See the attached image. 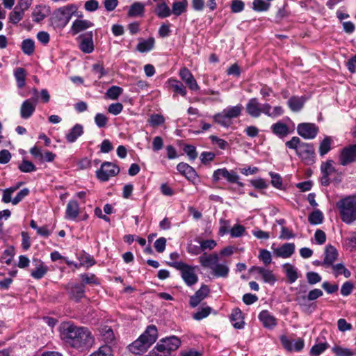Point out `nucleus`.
I'll list each match as a JSON object with an SVG mask.
<instances>
[{"mask_svg": "<svg viewBox=\"0 0 356 356\" xmlns=\"http://www.w3.org/2000/svg\"><path fill=\"white\" fill-rule=\"evenodd\" d=\"M59 332L61 340L77 350L84 351L94 345L95 338L86 327L77 326L70 321L63 322L60 325Z\"/></svg>", "mask_w": 356, "mask_h": 356, "instance_id": "obj_1", "label": "nucleus"}, {"mask_svg": "<svg viewBox=\"0 0 356 356\" xmlns=\"http://www.w3.org/2000/svg\"><path fill=\"white\" fill-rule=\"evenodd\" d=\"M157 337L156 327L154 325H148L144 332L136 340L130 343L127 348L133 354H143L156 341Z\"/></svg>", "mask_w": 356, "mask_h": 356, "instance_id": "obj_2", "label": "nucleus"}, {"mask_svg": "<svg viewBox=\"0 0 356 356\" xmlns=\"http://www.w3.org/2000/svg\"><path fill=\"white\" fill-rule=\"evenodd\" d=\"M200 265L204 268H209L216 277L226 278L229 273L227 262H219V255L216 253H204L198 258Z\"/></svg>", "mask_w": 356, "mask_h": 356, "instance_id": "obj_3", "label": "nucleus"}, {"mask_svg": "<svg viewBox=\"0 0 356 356\" xmlns=\"http://www.w3.org/2000/svg\"><path fill=\"white\" fill-rule=\"evenodd\" d=\"M285 145L289 149H294L297 156L305 162L314 161L315 150L312 144L302 142L298 137L293 136L286 142Z\"/></svg>", "mask_w": 356, "mask_h": 356, "instance_id": "obj_4", "label": "nucleus"}, {"mask_svg": "<svg viewBox=\"0 0 356 356\" xmlns=\"http://www.w3.org/2000/svg\"><path fill=\"white\" fill-rule=\"evenodd\" d=\"M341 220L346 224H352L356 220V195H350L340 200L337 203Z\"/></svg>", "mask_w": 356, "mask_h": 356, "instance_id": "obj_5", "label": "nucleus"}, {"mask_svg": "<svg viewBox=\"0 0 356 356\" xmlns=\"http://www.w3.org/2000/svg\"><path fill=\"white\" fill-rule=\"evenodd\" d=\"M78 7L75 4H68L58 8L51 18V23L55 29H62L67 26Z\"/></svg>", "mask_w": 356, "mask_h": 356, "instance_id": "obj_6", "label": "nucleus"}, {"mask_svg": "<svg viewBox=\"0 0 356 356\" xmlns=\"http://www.w3.org/2000/svg\"><path fill=\"white\" fill-rule=\"evenodd\" d=\"M168 265L180 271V275L188 286H192L198 282L195 266H190L183 261H174L168 263Z\"/></svg>", "mask_w": 356, "mask_h": 356, "instance_id": "obj_7", "label": "nucleus"}, {"mask_svg": "<svg viewBox=\"0 0 356 356\" xmlns=\"http://www.w3.org/2000/svg\"><path fill=\"white\" fill-rule=\"evenodd\" d=\"M242 109L243 106L241 104L228 106L213 116L214 121L224 127H229L232 124V120L238 118L241 115Z\"/></svg>", "mask_w": 356, "mask_h": 356, "instance_id": "obj_8", "label": "nucleus"}, {"mask_svg": "<svg viewBox=\"0 0 356 356\" xmlns=\"http://www.w3.org/2000/svg\"><path fill=\"white\" fill-rule=\"evenodd\" d=\"M180 340L175 337L162 339L154 347V350L157 356H168L171 352L176 350L180 346Z\"/></svg>", "mask_w": 356, "mask_h": 356, "instance_id": "obj_9", "label": "nucleus"}, {"mask_svg": "<svg viewBox=\"0 0 356 356\" xmlns=\"http://www.w3.org/2000/svg\"><path fill=\"white\" fill-rule=\"evenodd\" d=\"M120 172V168L116 164L105 161L101 168L96 171L97 177L102 181H107L111 177H115Z\"/></svg>", "mask_w": 356, "mask_h": 356, "instance_id": "obj_10", "label": "nucleus"}, {"mask_svg": "<svg viewBox=\"0 0 356 356\" xmlns=\"http://www.w3.org/2000/svg\"><path fill=\"white\" fill-rule=\"evenodd\" d=\"M225 179L229 183H235L240 187H243V183L239 181V176L233 170L229 171L227 168H219L213 173L212 179L214 182H218L221 179Z\"/></svg>", "mask_w": 356, "mask_h": 356, "instance_id": "obj_11", "label": "nucleus"}, {"mask_svg": "<svg viewBox=\"0 0 356 356\" xmlns=\"http://www.w3.org/2000/svg\"><path fill=\"white\" fill-rule=\"evenodd\" d=\"M318 131V127L313 123L303 122L299 124L297 127L298 135L307 140L315 138Z\"/></svg>", "mask_w": 356, "mask_h": 356, "instance_id": "obj_12", "label": "nucleus"}, {"mask_svg": "<svg viewBox=\"0 0 356 356\" xmlns=\"http://www.w3.org/2000/svg\"><path fill=\"white\" fill-rule=\"evenodd\" d=\"M339 163L346 166L356 161V144L350 145L343 148L339 156Z\"/></svg>", "mask_w": 356, "mask_h": 356, "instance_id": "obj_13", "label": "nucleus"}, {"mask_svg": "<svg viewBox=\"0 0 356 356\" xmlns=\"http://www.w3.org/2000/svg\"><path fill=\"white\" fill-rule=\"evenodd\" d=\"M79 47L85 54H90L94 51L92 31L86 32L79 36Z\"/></svg>", "mask_w": 356, "mask_h": 356, "instance_id": "obj_14", "label": "nucleus"}, {"mask_svg": "<svg viewBox=\"0 0 356 356\" xmlns=\"http://www.w3.org/2000/svg\"><path fill=\"white\" fill-rule=\"evenodd\" d=\"M65 289L70 298L76 302L80 301L84 297L85 289L83 284L68 283L65 286Z\"/></svg>", "mask_w": 356, "mask_h": 356, "instance_id": "obj_15", "label": "nucleus"}, {"mask_svg": "<svg viewBox=\"0 0 356 356\" xmlns=\"http://www.w3.org/2000/svg\"><path fill=\"white\" fill-rule=\"evenodd\" d=\"M38 102V97L25 100L21 105L20 116L23 119L29 118L34 113Z\"/></svg>", "mask_w": 356, "mask_h": 356, "instance_id": "obj_16", "label": "nucleus"}, {"mask_svg": "<svg viewBox=\"0 0 356 356\" xmlns=\"http://www.w3.org/2000/svg\"><path fill=\"white\" fill-rule=\"evenodd\" d=\"M179 75L181 80L191 90H198L200 87L191 71L186 67H182L179 70Z\"/></svg>", "mask_w": 356, "mask_h": 356, "instance_id": "obj_17", "label": "nucleus"}, {"mask_svg": "<svg viewBox=\"0 0 356 356\" xmlns=\"http://www.w3.org/2000/svg\"><path fill=\"white\" fill-rule=\"evenodd\" d=\"M34 268L31 271V276L35 280L42 279L47 273L48 267L39 259H33Z\"/></svg>", "mask_w": 356, "mask_h": 356, "instance_id": "obj_18", "label": "nucleus"}, {"mask_svg": "<svg viewBox=\"0 0 356 356\" xmlns=\"http://www.w3.org/2000/svg\"><path fill=\"white\" fill-rule=\"evenodd\" d=\"M282 346L288 351L299 352L302 350L305 346L304 340L299 338L296 341L290 340L285 336H282L280 339Z\"/></svg>", "mask_w": 356, "mask_h": 356, "instance_id": "obj_19", "label": "nucleus"}, {"mask_svg": "<svg viewBox=\"0 0 356 356\" xmlns=\"http://www.w3.org/2000/svg\"><path fill=\"white\" fill-rule=\"evenodd\" d=\"M51 13V8L47 5L36 6L32 12L31 17L33 21L37 23L42 22Z\"/></svg>", "mask_w": 356, "mask_h": 356, "instance_id": "obj_20", "label": "nucleus"}, {"mask_svg": "<svg viewBox=\"0 0 356 356\" xmlns=\"http://www.w3.org/2000/svg\"><path fill=\"white\" fill-rule=\"evenodd\" d=\"M210 293V289L207 285L203 284L195 293L193 296L190 298L189 304L191 307H197L202 300H203Z\"/></svg>", "mask_w": 356, "mask_h": 356, "instance_id": "obj_21", "label": "nucleus"}, {"mask_svg": "<svg viewBox=\"0 0 356 356\" xmlns=\"http://www.w3.org/2000/svg\"><path fill=\"white\" fill-rule=\"evenodd\" d=\"M177 170L188 180L194 182L198 177L195 169L186 163L181 162L177 165Z\"/></svg>", "mask_w": 356, "mask_h": 356, "instance_id": "obj_22", "label": "nucleus"}, {"mask_svg": "<svg viewBox=\"0 0 356 356\" xmlns=\"http://www.w3.org/2000/svg\"><path fill=\"white\" fill-rule=\"evenodd\" d=\"M94 26V24L87 19H77L72 22L70 28V32L73 35H75L80 32L87 30Z\"/></svg>", "mask_w": 356, "mask_h": 356, "instance_id": "obj_23", "label": "nucleus"}, {"mask_svg": "<svg viewBox=\"0 0 356 356\" xmlns=\"http://www.w3.org/2000/svg\"><path fill=\"white\" fill-rule=\"evenodd\" d=\"M245 109L247 113L252 118H258L261 116V104L255 97L248 100Z\"/></svg>", "mask_w": 356, "mask_h": 356, "instance_id": "obj_24", "label": "nucleus"}, {"mask_svg": "<svg viewBox=\"0 0 356 356\" xmlns=\"http://www.w3.org/2000/svg\"><path fill=\"white\" fill-rule=\"evenodd\" d=\"M251 270L259 274L266 283L273 284L276 282V278L273 272L268 268L261 266H253Z\"/></svg>", "mask_w": 356, "mask_h": 356, "instance_id": "obj_25", "label": "nucleus"}, {"mask_svg": "<svg viewBox=\"0 0 356 356\" xmlns=\"http://www.w3.org/2000/svg\"><path fill=\"white\" fill-rule=\"evenodd\" d=\"M296 301L298 302L300 309L305 314H312L316 309L315 302H310L311 300L306 296L297 297Z\"/></svg>", "mask_w": 356, "mask_h": 356, "instance_id": "obj_26", "label": "nucleus"}, {"mask_svg": "<svg viewBox=\"0 0 356 356\" xmlns=\"http://www.w3.org/2000/svg\"><path fill=\"white\" fill-rule=\"evenodd\" d=\"M272 248L276 257L286 259L290 257L294 253L295 245L293 243H284L280 248Z\"/></svg>", "mask_w": 356, "mask_h": 356, "instance_id": "obj_27", "label": "nucleus"}, {"mask_svg": "<svg viewBox=\"0 0 356 356\" xmlns=\"http://www.w3.org/2000/svg\"><path fill=\"white\" fill-rule=\"evenodd\" d=\"M258 318L266 328L273 329L277 325V319L267 310H262Z\"/></svg>", "mask_w": 356, "mask_h": 356, "instance_id": "obj_28", "label": "nucleus"}, {"mask_svg": "<svg viewBox=\"0 0 356 356\" xmlns=\"http://www.w3.org/2000/svg\"><path fill=\"white\" fill-rule=\"evenodd\" d=\"M271 131L280 138H284L290 133L289 127L282 121L274 123L270 127Z\"/></svg>", "mask_w": 356, "mask_h": 356, "instance_id": "obj_29", "label": "nucleus"}, {"mask_svg": "<svg viewBox=\"0 0 356 356\" xmlns=\"http://www.w3.org/2000/svg\"><path fill=\"white\" fill-rule=\"evenodd\" d=\"M84 133L83 126L81 124H74L65 135L66 140L70 143H73L81 136Z\"/></svg>", "mask_w": 356, "mask_h": 356, "instance_id": "obj_30", "label": "nucleus"}, {"mask_svg": "<svg viewBox=\"0 0 356 356\" xmlns=\"http://www.w3.org/2000/svg\"><path fill=\"white\" fill-rule=\"evenodd\" d=\"M334 161L332 160H327L323 163L321 166V170L322 173H325L327 175L332 176L337 175L339 177L334 178L337 182H339L341 180L342 173L339 172L338 170L333 165Z\"/></svg>", "mask_w": 356, "mask_h": 356, "instance_id": "obj_31", "label": "nucleus"}, {"mask_svg": "<svg viewBox=\"0 0 356 356\" xmlns=\"http://www.w3.org/2000/svg\"><path fill=\"white\" fill-rule=\"evenodd\" d=\"M79 213V205L76 200H71L67 204L65 218L74 220Z\"/></svg>", "mask_w": 356, "mask_h": 356, "instance_id": "obj_32", "label": "nucleus"}, {"mask_svg": "<svg viewBox=\"0 0 356 356\" xmlns=\"http://www.w3.org/2000/svg\"><path fill=\"white\" fill-rule=\"evenodd\" d=\"M338 252L337 249L332 245H327L325 251V258L323 260V265L332 266L334 261L337 259Z\"/></svg>", "mask_w": 356, "mask_h": 356, "instance_id": "obj_33", "label": "nucleus"}, {"mask_svg": "<svg viewBox=\"0 0 356 356\" xmlns=\"http://www.w3.org/2000/svg\"><path fill=\"white\" fill-rule=\"evenodd\" d=\"M168 84L175 93L179 94L183 97L186 95L187 91L186 87L177 79L170 78L168 80Z\"/></svg>", "mask_w": 356, "mask_h": 356, "instance_id": "obj_34", "label": "nucleus"}, {"mask_svg": "<svg viewBox=\"0 0 356 356\" xmlns=\"http://www.w3.org/2000/svg\"><path fill=\"white\" fill-rule=\"evenodd\" d=\"M243 319L241 311L238 308L233 309L230 316V320L235 328L241 329L243 327L244 322Z\"/></svg>", "mask_w": 356, "mask_h": 356, "instance_id": "obj_35", "label": "nucleus"}, {"mask_svg": "<svg viewBox=\"0 0 356 356\" xmlns=\"http://www.w3.org/2000/svg\"><path fill=\"white\" fill-rule=\"evenodd\" d=\"M305 103L303 97H291L288 101V106L292 111L298 112L301 110Z\"/></svg>", "mask_w": 356, "mask_h": 356, "instance_id": "obj_36", "label": "nucleus"}, {"mask_svg": "<svg viewBox=\"0 0 356 356\" xmlns=\"http://www.w3.org/2000/svg\"><path fill=\"white\" fill-rule=\"evenodd\" d=\"M187 6V0H181L179 1H175L172 3L171 14H173L175 16H179L182 13L186 12Z\"/></svg>", "mask_w": 356, "mask_h": 356, "instance_id": "obj_37", "label": "nucleus"}, {"mask_svg": "<svg viewBox=\"0 0 356 356\" xmlns=\"http://www.w3.org/2000/svg\"><path fill=\"white\" fill-rule=\"evenodd\" d=\"M155 40L154 38H149L147 40L140 41L136 46V49L141 53L151 51L154 46Z\"/></svg>", "mask_w": 356, "mask_h": 356, "instance_id": "obj_38", "label": "nucleus"}, {"mask_svg": "<svg viewBox=\"0 0 356 356\" xmlns=\"http://www.w3.org/2000/svg\"><path fill=\"white\" fill-rule=\"evenodd\" d=\"M145 12V5L140 2H135L131 5L128 15L129 17L143 16Z\"/></svg>", "mask_w": 356, "mask_h": 356, "instance_id": "obj_39", "label": "nucleus"}, {"mask_svg": "<svg viewBox=\"0 0 356 356\" xmlns=\"http://www.w3.org/2000/svg\"><path fill=\"white\" fill-rule=\"evenodd\" d=\"M332 138L331 136H325L319 144V154L321 156H325L331 150V145L332 144Z\"/></svg>", "mask_w": 356, "mask_h": 356, "instance_id": "obj_40", "label": "nucleus"}, {"mask_svg": "<svg viewBox=\"0 0 356 356\" xmlns=\"http://www.w3.org/2000/svg\"><path fill=\"white\" fill-rule=\"evenodd\" d=\"M99 332L102 337V340L106 343H111L114 341V333L110 327L106 325L102 327L99 330Z\"/></svg>", "mask_w": 356, "mask_h": 356, "instance_id": "obj_41", "label": "nucleus"}, {"mask_svg": "<svg viewBox=\"0 0 356 356\" xmlns=\"http://www.w3.org/2000/svg\"><path fill=\"white\" fill-rule=\"evenodd\" d=\"M155 13L159 18H166L171 15L170 7L164 2L157 4Z\"/></svg>", "mask_w": 356, "mask_h": 356, "instance_id": "obj_42", "label": "nucleus"}, {"mask_svg": "<svg viewBox=\"0 0 356 356\" xmlns=\"http://www.w3.org/2000/svg\"><path fill=\"white\" fill-rule=\"evenodd\" d=\"M26 71L22 67H17L14 72V76L18 88H22L26 84Z\"/></svg>", "mask_w": 356, "mask_h": 356, "instance_id": "obj_43", "label": "nucleus"}, {"mask_svg": "<svg viewBox=\"0 0 356 356\" xmlns=\"http://www.w3.org/2000/svg\"><path fill=\"white\" fill-rule=\"evenodd\" d=\"M284 268L286 275L289 280V282L292 284L295 282L298 279V273L296 268L289 264H285L283 266Z\"/></svg>", "mask_w": 356, "mask_h": 356, "instance_id": "obj_44", "label": "nucleus"}, {"mask_svg": "<svg viewBox=\"0 0 356 356\" xmlns=\"http://www.w3.org/2000/svg\"><path fill=\"white\" fill-rule=\"evenodd\" d=\"M22 185V182L18 183L15 186H11L3 191L2 202L4 203L12 202V195Z\"/></svg>", "mask_w": 356, "mask_h": 356, "instance_id": "obj_45", "label": "nucleus"}, {"mask_svg": "<svg viewBox=\"0 0 356 356\" xmlns=\"http://www.w3.org/2000/svg\"><path fill=\"white\" fill-rule=\"evenodd\" d=\"M21 48L24 54L31 56L35 51V42L32 39H25L22 42Z\"/></svg>", "mask_w": 356, "mask_h": 356, "instance_id": "obj_46", "label": "nucleus"}, {"mask_svg": "<svg viewBox=\"0 0 356 356\" xmlns=\"http://www.w3.org/2000/svg\"><path fill=\"white\" fill-rule=\"evenodd\" d=\"M80 277L81 278L82 284L83 286L84 284H100L99 279L92 273H83L80 275Z\"/></svg>", "mask_w": 356, "mask_h": 356, "instance_id": "obj_47", "label": "nucleus"}, {"mask_svg": "<svg viewBox=\"0 0 356 356\" xmlns=\"http://www.w3.org/2000/svg\"><path fill=\"white\" fill-rule=\"evenodd\" d=\"M308 220L311 225L321 224L323 221V214L320 210L316 209L309 215Z\"/></svg>", "mask_w": 356, "mask_h": 356, "instance_id": "obj_48", "label": "nucleus"}, {"mask_svg": "<svg viewBox=\"0 0 356 356\" xmlns=\"http://www.w3.org/2000/svg\"><path fill=\"white\" fill-rule=\"evenodd\" d=\"M332 268L336 277L340 275H343L346 278H348L351 275L350 270H348L343 264H333L332 265Z\"/></svg>", "mask_w": 356, "mask_h": 356, "instance_id": "obj_49", "label": "nucleus"}, {"mask_svg": "<svg viewBox=\"0 0 356 356\" xmlns=\"http://www.w3.org/2000/svg\"><path fill=\"white\" fill-rule=\"evenodd\" d=\"M88 356H114L112 348L108 345L100 346L97 350Z\"/></svg>", "mask_w": 356, "mask_h": 356, "instance_id": "obj_50", "label": "nucleus"}, {"mask_svg": "<svg viewBox=\"0 0 356 356\" xmlns=\"http://www.w3.org/2000/svg\"><path fill=\"white\" fill-rule=\"evenodd\" d=\"M19 170L22 172L29 173L35 172L37 170L35 165L30 161L23 159L22 163L18 165Z\"/></svg>", "mask_w": 356, "mask_h": 356, "instance_id": "obj_51", "label": "nucleus"}, {"mask_svg": "<svg viewBox=\"0 0 356 356\" xmlns=\"http://www.w3.org/2000/svg\"><path fill=\"white\" fill-rule=\"evenodd\" d=\"M270 7V3L264 0H253L252 9L256 12H266Z\"/></svg>", "mask_w": 356, "mask_h": 356, "instance_id": "obj_52", "label": "nucleus"}, {"mask_svg": "<svg viewBox=\"0 0 356 356\" xmlns=\"http://www.w3.org/2000/svg\"><path fill=\"white\" fill-rule=\"evenodd\" d=\"M328 347L329 344L327 343H319L315 344L310 349L309 354L311 356H318L323 353Z\"/></svg>", "mask_w": 356, "mask_h": 356, "instance_id": "obj_53", "label": "nucleus"}, {"mask_svg": "<svg viewBox=\"0 0 356 356\" xmlns=\"http://www.w3.org/2000/svg\"><path fill=\"white\" fill-rule=\"evenodd\" d=\"M332 351L335 354L336 356H353L355 353L350 349L347 348H343L339 346H334L332 348Z\"/></svg>", "mask_w": 356, "mask_h": 356, "instance_id": "obj_54", "label": "nucleus"}, {"mask_svg": "<svg viewBox=\"0 0 356 356\" xmlns=\"http://www.w3.org/2000/svg\"><path fill=\"white\" fill-rule=\"evenodd\" d=\"M122 92L123 89L121 87L113 86L107 90L106 95L109 99L115 100Z\"/></svg>", "mask_w": 356, "mask_h": 356, "instance_id": "obj_55", "label": "nucleus"}, {"mask_svg": "<svg viewBox=\"0 0 356 356\" xmlns=\"http://www.w3.org/2000/svg\"><path fill=\"white\" fill-rule=\"evenodd\" d=\"M258 258L265 266H268L272 262L271 254L266 249L260 250Z\"/></svg>", "mask_w": 356, "mask_h": 356, "instance_id": "obj_56", "label": "nucleus"}, {"mask_svg": "<svg viewBox=\"0 0 356 356\" xmlns=\"http://www.w3.org/2000/svg\"><path fill=\"white\" fill-rule=\"evenodd\" d=\"M14 255H15V249L13 247L10 246L3 251V255L1 257V259L6 264L9 265L11 264Z\"/></svg>", "mask_w": 356, "mask_h": 356, "instance_id": "obj_57", "label": "nucleus"}, {"mask_svg": "<svg viewBox=\"0 0 356 356\" xmlns=\"http://www.w3.org/2000/svg\"><path fill=\"white\" fill-rule=\"evenodd\" d=\"M211 311V308L210 307H202L199 309L197 312L194 313L193 317L194 319L197 321H200L206 317H207Z\"/></svg>", "mask_w": 356, "mask_h": 356, "instance_id": "obj_58", "label": "nucleus"}, {"mask_svg": "<svg viewBox=\"0 0 356 356\" xmlns=\"http://www.w3.org/2000/svg\"><path fill=\"white\" fill-rule=\"evenodd\" d=\"M269 175L271 178V184L276 188L280 189L282 186V178L278 174L273 172H270Z\"/></svg>", "mask_w": 356, "mask_h": 356, "instance_id": "obj_59", "label": "nucleus"}, {"mask_svg": "<svg viewBox=\"0 0 356 356\" xmlns=\"http://www.w3.org/2000/svg\"><path fill=\"white\" fill-rule=\"evenodd\" d=\"M24 14L22 10L15 8L14 10L9 15V20L13 24H17L23 18Z\"/></svg>", "mask_w": 356, "mask_h": 356, "instance_id": "obj_60", "label": "nucleus"}, {"mask_svg": "<svg viewBox=\"0 0 356 356\" xmlns=\"http://www.w3.org/2000/svg\"><path fill=\"white\" fill-rule=\"evenodd\" d=\"M184 151L191 161H194L197 157L196 148L193 145H186L184 147Z\"/></svg>", "mask_w": 356, "mask_h": 356, "instance_id": "obj_61", "label": "nucleus"}, {"mask_svg": "<svg viewBox=\"0 0 356 356\" xmlns=\"http://www.w3.org/2000/svg\"><path fill=\"white\" fill-rule=\"evenodd\" d=\"M245 4L241 0H233L231 2L230 8L232 13H237L243 11Z\"/></svg>", "mask_w": 356, "mask_h": 356, "instance_id": "obj_62", "label": "nucleus"}, {"mask_svg": "<svg viewBox=\"0 0 356 356\" xmlns=\"http://www.w3.org/2000/svg\"><path fill=\"white\" fill-rule=\"evenodd\" d=\"M250 182L253 187L257 189H265L268 186V184L262 178L252 179Z\"/></svg>", "mask_w": 356, "mask_h": 356, "instance_id": "obj_63", "label": "nucleus"}, {"mask_svg": "<svg viewBox=\"0 0 356 356\" xmlns=\"http://www.w3.org/2000/svg\"><path fill=\"white\" fill-rule=\"evenodd\" d=\"M245 232V229L243 225L236 224L230 229V235L232 237H240Z\"/></svg>", "mask_w": 356, "mask_h": 356, "instance_id": "obj_64", "label": "nucleus"}]
</instances>
